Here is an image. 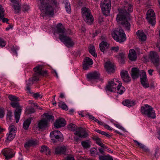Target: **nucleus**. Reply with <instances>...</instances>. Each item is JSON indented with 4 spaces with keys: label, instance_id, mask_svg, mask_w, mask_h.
<instances>
[{
    "label": "nucleus",
    "instance_id": "603ef678",
    "mask_svg": "<svg viewBox=\"0 0 160 160\" xmlns=\"http://www.w3.org/2000/svg\"><path fill=\"white\" fill-rule=\"evenodd\" d=\"M118 57L119 59L121 60V61H123V59L125 57L124 53H120L118 55Z\"/></svg>",
    "mask_w": 160,
    "mask_h": 160
},
{
    "label": "nucleus",
    "instance_id": "e2e57ef3",
    "mask_svg": "<svg viewBox=\"0 0 160 160\" xmlns=\"http://www.w3.org/2000/svg\"><path fill=\"white\" fill-rule=\"evenodd\" d=\"M29 111L30 113L34 112L35 111L34 108L32 107L29 108Z\"/></svg>",
    "mask_w": 160,
    "mask_h": 160
},
{
    "label": "nucleus",
    "instance_id": "ea45409f",
    "mask_svg": "<svg viewBox=\"0 0 160 160\" xmlns=\"http://www.w3.org/2000/svg\"><path fill=\"white\" fill-rule=\"evenodd\" d=\"M99 158L100 160H113L112 157L109 155L100 156Z\"/></svg>",
    "mask_w": 160,
    "mask_h": 160
},
{
    "label": "nucleus",
    "instance_id": "338daca9",
    "mask_svg": "<svg viewBox=\"0 0 160 160\" xmlns=\"http://www.w3.org/2000/svg\"><path fill=\"white\" fill-rule=\"evenodd\" d=\"M153 71L152 69H150L148 70V72L150 75H152V73Z\"/></svg>",
    "mask_w": 160,
    "mask_h": 160
},
{
    "label": "nucleus",
    "instance_id": "4d7b16f0",
    "mask_svg": "<svg viewBox=\"0 0 160 160\" xmlns=\"http://www.w3.org/2000/svg\"><path fill=\"white\" fill-rule=\"evenodd\" d=\"M4 115V111L2 109H0V118H2Z\"/></svg>",
    "mask_w": 160,
    "mask_h": 160
},
{
    "label": "nucleus",
    "instance_id": "5701e85b",
    "mask_svg": "<svg viewBox=\"0 0 160 160\" xmlns=\"http://www.w3.org/2000/svg\"><path fill=\"white\" fill-rule=\"evenodd\" d=\"M104 67L108 72H113L114 71V65L110 62H106L105 63Z\"/></svg>",
    "mask_w": 160,
    "mask_h": 160
},
{
    "label": "nucleus",
    "instance_id": "aec40b11",
    "mask_svg": "<svg viewBox=\"0 0 160 160\" xmlns=\"http://www.w3.org/2000/svg\"><path fill=\"white\" fill-rule=\"evenodd\" d=\"M42 66L38 65L33 68L35 73L42 76H45L47 75V72L46 71H43Z\"/></svg>",
    "mask_w": 160,
    "mask_h": 160
},
{
    "label": "nucleus",
    "instance_id": "dca6fc26",
    "mask_svg": "<svg viewBox=\"0 0 160 160\" xmlns=\"http://www.w3.org/2000/svg\"><path fill=\"white\" fill-rule=\"evenodd\" d=\"M40 75V74H38L35 73L32 78H30L29 79L28 82L26 86V90L27 91L28 93H32L30 92V85L33 84V81H36L39 80V76Z\"/></svg>",
    "mask_w": 160,
    "mask_h": 160
},
{
    "label": "nucleus",
    "instance_id": "20e7f679",
    "mask_svg": "<svg viewBox=\"0 0 160 160\" xmlns=\"http://www.w3.org/2000/svg\"><path fill=\"white\" fill-rule=\"evenodd\" d=\"M122 83L117 78H114L109 81L106 89L112 92H117L120 95L122 94L125 91V89L122 86Z\"/></svg>",
    "mask_w": 160,
    "mask_h": 160
},
{
    "label": "nucleus",
    "instance_id": "473e14b6",
    "mask_svg": "<svg viewBox=\"0 0 160 160\" xmlns=\"http://www.w3.org/2000/svg\"><path fill=\"white\" fill-rule=\"evenodd\" d=\"M63 3L64 4L65 8L67 12L68 13H71V10L70 4L68 0H64Z\"/></svg>",
    "mask_w": 160,
    "mask_h": 160
},
{
    "label": "nucleus",
    "instance_id": "c756f323",
    "mask_svg": "<svg viewBox=\"0 0 160 160\" xmlns=\"http://www.w3.org/2000/svg\"><path fill=\"white\" fill-rule=\"evenodd\" d=\"M122 104L125 106L128 107L133 106L135 104V102L133 101H131L129 100H126L122 102Z\"/></svg>",
    "mask_w": 160,
    "mask_h": 160
},
{
    "label": "nucleus",
    "instance_id": "e433bc0d",
    "mask_svg": "<svg viewBox=\"0 0 160 160\" xmlns=\"http://www.w3.org/2000/svg\"><path fill=\"white\" fill-rule=\"evenodd\" d=\"M82 145L84 149L89 148L91 147V142L89 140H86L81 142Z\"/></svg>",
    "mask_w": 160,
    "mask_h": 160
},
{
    "label": "nucleus",
    "instance_id": "c9c22d12",
    "mask_svg": "<svg viewBox=\"0 0 160 160\" xmlns=\"http://www.w3.org/2000/svg\"><path fill=\"white\" fill-rule=\"evenodd\" d=\"M89 50V52L94 57H97V54L95 51V48L94 46L92 45H90Z\"/></svg>",
    "mask_w": 160,
    "mask_h": 160
},
{
    "label": "nucleus",
    "instance_id": "7c9ffc66",
    "mask_svg": "<svg viewBox=\"0 0 160 160\" xmlns=\"http://www.w3.org/2000/svg\"><path fill=\"white\" fill-rule=\"evenodd\" d=\"M109 46V44L107 42L105 41H102L99 44L100 50L103 52H104L105 50Z\"/></svg>",
    "mask_w": 160,
    "mask_h": 160
},
{
    "label": "nucleus",
    "instance_id": "393cba45",
    "mask_svg": "<svg viewBox=\"0 0 160 160\" xmlns=\"http://www.w3.org/2000/svg\"><path fill=\"white\" fill-rule=\"evenodd\" d=\"M128 57L129 59L132 61H135L136 60L137 55L134 49H131L129 50Z\"/></svg>",
    "mask_w": 160,
    "mask_h": 160
},
{
    "label": "nucleus",
    "instance_id": "69168bd1",
    "mask_svg": "<svg viewBox=\"0 0 160 160\" xmlns=\"http://www.w3.org/2000/svg\"><path fill=\"white\" fill-rule=\"evenodd\" d=\"M11 114L12 113L11 112H8L7 114V118H8L9 119H10L11 118L12 116Z\"/></svg>",
    "mask_w": 160,
    "mask_h": 160
},
{
    "label": "nucleus",
    "instance_id": "4468645a",
    "mask_svg": "<svg viewBox=\"0 0 160 160\" xmlns=\"http://www.w3.org/2000/svg\"><path fill=\"white\" fill-rule=\"evenodd\" d=\"M100 74L98 71H95L88 73L87 75V78L88 81H92L99 78Z\"/></svg>",
    "mask_w": 160,
    "mask_h": 160
},
{
    "label": "nucleus",
    "instance_id": "13d9d810",
    "mask_svg": "<svg viewBox=\"0 0 160 160\" xmlns=\"http://www.w3.org/2000/svg\"><path fill=\"white\" fill-rule=\"evenodd\" d=\"M66 160H75L74 159L73 157L72 156L69 155L68 156L66 159Z\"/></svg>",
    "mask_w": 160,
    "mask_h": 160
},
{
    "label": "nucleus",
    "instance_id": "39448f33",
    "mask_svg": "<svg viewBox=\"0 0 160 160\" xmlns=\"http://www.w3.org/2000/svg\"><path fill=\"white\" fill-rule=\"evenodd\" d=\"M113 39L120 43L123 42L126 39V35L123 30L117 28L113 30L111 33Z\"/></svg>",
    "mask_w": 160,
    "mask_h": 160
},
{
    "label": "nucleus",
    "instance_id": "5fc2aeb1",
    "mask_svg": "<svg viewBox=\"0 0 160 160\" xmlns=\"http://www.w3.org/2000/svg\"><path fill=\"white\" fill-rule=\"evenodd\" d=\"M6 44V42L3 39L0 38V47H4Z\"/></svg>",
    "mask_w": 160,
    "mask_h": 160
},
{
    "label": "nucleus",
    "instance_id": "c03bdc74",
    "mask_svg": "<svg viewBox=\"0 0 160 160\" xmlns=\"http://www.w3.org/2000/svg\"><path fill=\"white\" fill-rule=\"evenodd\" d=\"M58 106L62 108V109L65 110H68V107L65 104V103L62 101H60L58 102Z\"/></svg>",
    "mask_w": 160,
    "mask_h": 160
},
{
    "label": "nucleus",
    "instance_id": "6e6552de",
    "mask_svg": "<svg viewBox=\"0 0 160 160\" xmlns=\"http://www.w3.org/2000/svg\"><path fill=\"white\" fill-rule=\"evenodd\" d=\"M101 8L103 14L106 16L108 15L110 10V0H104L102 1L101 3Z\"/></svg>",
    "mask_w": 160,
    "mask_h": 160
},
{
    "label": "nucleus",
    "instance_id": "9d476101",
    "mask_svg": "<svg viewBox=\"0 0 160 160\" xmlns=\"http://www.w3.org/2000/svg\"><path fill=\"white\" fill-rule=\"evenodd\" d=\"M50 137L54 142L57 141H62L63 140L62 134L60 132L58 131H54L51 132Z\"/></svg>",
    "mask_w": 160,
    "mask_h": 160
},
{
    "label": "nucleus",
    "instance_id": "f704fd0d",
    "mask_svg": "<svg viewBox=\"0 0 160 160\" xmlns=\"http://www.w3.org/2000/svg\"><path fill=\"white\" fill-rule=\"evenodd\" d=\"M15 135V133H7V137L6 138L5 141L8 142L12 141L14 138Z\"/></svg>",
    "mask_w": 160,
    "mask_h": 160
},
{
    "label": "nucleus",
    "instance_id": "774afa93",
    "mask_svg": "<svg viewBox=\"0 0 160 160\" xmlns=\"http://www.w3.org/2000/svg\"><path fill=\"white\" fill-rule=\"evenodd\" d=\"M98 150L101 153L103 154L104 152V150L102 148H99Z\"/></svg>",
    "mask_w": 160,
    "mask_h": 160
},
{
    "label": "nucleus",
    "instance_id": "423d86ee",
    "mask_svg": "<svg viewBox=\"0 0 160 160\" xmlns=\"http://www.w3.org/2000/svg\"><path fill=\"white\" fill-rule=\"evenodd\" d=\"M82 17L85 21L88 24H91L93 21V18L90 10L85 7L82 8Z\"/></svg>",
    "mask_w": 160,
    "mask_h": 160
},
{
    "label": "nucleus",
    "instance_id": "c85d7f7f",
    "mask_svg": "<svg viewBox=\"0 0 160 160\" xmlns=\"http://www.w3.org/2000/svg\"><path fill=\"white\" fill-rule=\"evenodd\" d=\"M4 9L3 8L2 5H0V19H2L3 22L8 23V19L7 18H3L4 15Z\"/></svg>",
    "mask_w": 160,
    "mask_h": 160
},
{
    "label": "nucleus",
    "instance_id": "a19ab883",
    "mask_svg": "<svg viewBox=\"0 0 160 160\" xmlns=\"http://www.w3.org/2000/svg\"><path fill=\"white\" fill-rule=\"evenodd\" d=\"M31 122V120L29 119H27L24 121L23 124V128L24 129L27 130L28 129Z\"/></svg>",
    "mask_w": 160,
    "mask_h": 160
},
{
    "label": "nucleus",
    "instance_id": "f03ea898",
    "mask_svg": "<svg viewBox=\"0 0 160 160\" xmlns=\"http://www.w3.org/2000/svg\"><path fill=\"white\" fill-rule=\"evenodd\" d=\"M38 6L41 12V15L44 17L53 15L54 11L59 7L56 0H39Z\"/></svg>",
    "mask_w": 160,
    "mask_h": 160
},
{
    "label": "nucleus",
    "instance_id": "de8ad7c7",
    "mask_svg": "<svg viewBox=\"0 0 160 160\" xmlns=\"http://www.w3.org/2000/svg\"><path fill=\"white\" fill-rule=\"evenodd\" d=\"M68 129L71 131H75L77 127L75 124L72 123H70L68 126Z\"/></svg>",
    "mask_w": 160,
    "mask_h": 160
},
{
    "label": "nucleus",
    "instance_id": "72a5a7b5",
    "mask_svg": "<svg viewBox=\"0 0 160 160\" xmlns=\"http://www.w3.org/2000/svg\"><path fill=\"white\" fill-rule=\"evenodd\" d=\"M41 152L44 153L46 155H49L50 153V151L48 148L46 146H42L41 148Z\"/></svg>",
    "mask_w": 160,
    "mask_h": 160
},
{
    "label": "nucleus",
    "instance_id": "a878e982",
    "mask_svg": "<svg viewBox=\"0 0 160 160\" xmlns=\"http://www.w3.org/2000/svg\"><path fill=\"white\" fill-rule=\"evenodd\" d=\"M140 72L138 69L136 68H133L132 69V73L131 76L132 78L133 79H135L138 78L139 75H140V72Z\"/></svg>",
    "mask_w": 160,
    "mask_h": 160
},
{
    "label": "nucleus",
    "instance_id": "4c0bfd02",
    "mask_svg": "<svg viewBox=\"0 0 160 160\" xmlns=\"http://www.w3.org/2000/svg\"><path fill=\"white\" fill-rule=\"evenodd\" d=\"M133 141L134 142L136 143L137 145L140 148H142L143 150L145 151H147L148 150V148L142 143L138 142L136 140H133Z\"/></svg>",
    "mask_w": 160,
    "mask_h": 160
},
{
    "label": "nucleus",
    "instance_id": "4be33fe9",
    "mask_svg": "<svg viewBox=\"0 0 160 160\" xmlns=\"http://www.w3.org/2000/svg\"><path fill=\"white\" fill-rule=\"evenodd\" d=\"M122 78L125 82H129L131 81V78L129 77L128 72L126 71H122L121 73Z\"/></svg>",
    "mask_w": 160,
    "mask_h": 160
},
{
    "label": "nucleus",
    "instance_id": "9b49d317",
    "mask_svg": "<svg viewBox=\"0 0 160 160\" xmlns=\"http://www.w3.org/2000/svg\"><path fill=\"white\" fill-rule=\"evenodd\" d=\"M11 106L14 108H17L15 110L14 114L16 119V121L17 123H18L19 121L20 116L21 113V109L19 108V104L18 102H12L10 103Z\"/></svg>",
    "mask_w": 160,
    "mask_h": 160
},
{
    "label": "nucleus",
    "instance_id": "f3484780",
    "mask_svg": "<svg viewBox=\"0 0 160 160\" xmlns=\"http://www.w3.org/2000/svg\"><path fill=\"white\" fill-rule=\"evenodd\" d=\"M2 152L7 159L12 158L14 156V153H13L12 150L9 148L3 149L2 150Z\"/></svg>",
    "mask_w": 160,
    "mask_h": 160
},
{
    "label": "nucleus",
    "instance_id": "8fccbe9b",
    "mask_svg": "<svg viewBox=\"0 0 160 160\" xmlns=\"http://www.w3.org/2000/svg\"><path fill=\"white\" fill-rule=\"evenodd\" d=\"M19 49V48L17 46H15V47L13 46L11 48V50L12 52L17 56V51Z\"/></svg>",
    "mask_w": 160,
    "mask_h": 160
},
{
    "label": "nucleus",
    "instance_id": "2eb2a0df",
    "mask_svg": "<svg viewBox=\"0 0 160 160\" xmlns=\"http://www.w3.org/2000/svg\"><path fill=\"white\" fill-rule=\"evenodd\" d=\"M150 56L152 61L154 65L158 66L160 64V60L157 53L154 52H151Z\"/></svg>",
    "mask_w": 160,
    "mask_h": 160
},
{
    "label": "nucleus",
    "instance_id": "37998d69",
    "mask_svg": "<svg viewBox=\"0 0 160 160\" xmlns=\"http://www.w3.org/2000/svg\"><path fill=\"white\" fill-rule=\"evenodd\" d=\"M88 117L89 118L92 120H93L96 122L98 123L100 125H102L103 122L99 121L97 118H95L92 115L90 114H88Z\"/></svg>",
    "mask_w": 160,
    "mask_h": 160
},
{
    "label": "nucleus",
    "instance_id": "bb28decb",
    "mask_svg": "<svg viewBox=\"0 0 160 160\" xmlns=\"http://www.w3.org/2000/svg\"><path fill=\"white\" fill-rule=\"evenodd\" d=\"M137 34L138 38L141 41H144L146 40V36L142 30L138 31L137 32Z\"/></svg>",
    "mask_w": 160,
    "mask_h": 160
},
{
    "label": "nucleus",
    "instance_id": "49530a36",
    "mask_svg": "<svg viewBox=\"0 0 160 160\" xmlns=\"http://www.w3.org/2000/svg\"><path fill=\"white\" fill-rule=\"evenodd\" d=\"M90 152L92 156H95L98 154L97 150L94 148H92L90 150Z\"/></svg>",
    "mask_w": 160,
    "mask_h": 160
},
{
    "label": "nucleus",
    "instance_id": "0e129e2a",
    "mask_svg": "<svg viewBox=\"0 0 160 160\" xmlns=\"http://www.w3.org/2000/svg\"><path fill=\"white\" fill-rule=\"evenodd\" d=\"M19 155L18 160H23V157L21 152L19 153Z\"/></svg>",
    "mask_w": 160,
    "mask_h": 160
},
{
    "label": "nucleus",
    "instance_id": "bf43d9fd",
    "mask_svg": "<svg viewBox=\"0 0 160 160\" xmlns=\"http://www.w3.org/2000/svg\"><path fill=\"white\" fill-rule=\"evenodd\" d=\"M111 49L115 52H117L119 50V48L118 46L113 47Z\"/></svg>",
    "mask_w": 160,
    "mask_h": 160
},
{
    "label": "nucleus",
    "instance_id": "7ed1b4c3",
    "mask_svg": "<svg viewBox=\"0 0 160 160\" xmlns=\"http://www.w3.org/2000/svg\"><path fill=\"white\" fill-rule=\"evenodd\" d=\"M55 33H57L59 35V39L68 48L72 47L74 43L72 39L66 35L65 29L61 23H58L56 27Z\"/></svg>",
    "mask_w": 160,
    "mask_h": 160
},
{
    "label": "nucleus",
    "instance_id": "09e8293b",
    "mask_svg": "<svg viewBox=\"0 0 160 160\" xmlns=\"http://www.w3.org/2000/svg\"><path fill=\"white\" fill-rule=\"evenodd\" d=\"M9 99L11 101L14 102H17L19 101L18 98L16 96L12 95H9L8 96Z\"/></svg>",
    "mask_w": 160,
    "mask_h": 160
},
{
    "label": "nucleus",
    "instance_id": "6e6d98bb",
    "mask_svg": "<svg viewBox=\"0 0 160 160\" xmlns=\"http://www.w3.org/2000/svg\"><path fill=\"white\" fill-rule=\"evenodd\" d=\"M103 125L104 127V128L108 129V130H112V128L106 124L103 123V125Z\"/></svg>",
    "mask_w": 160,
    "mask_h": 160
},
{
    "label": "nucleus",
    "instance_id": "0eeeda50",
    "mask_svg": "<svg viewBox=\"0 0 160 160\" xmlns=\"http://www.w3.org/2000/svg\"><path fill=\"white\" fill-rule=\"evenodd\" d=\"M141 112L143 114L147 115L148 117L155 118V112L153 108L148 104H146L141 108Z\"/></svg>",
    "mask_w": 160,
    "mask_h": 160
},
{
    "label": "nucleus",
    "instance_id": "052dcab7",
    "mask_svg": "<svg viewBox=\"0 0 160 160\" xmlns=\"http://www.w3.org/2000/svg\"><path fill=\"white\" fill-rule=\"evenodd\" d=\"M114 125L118 128L121 129H123V128L119 124H114Z\"/></svg>",
    "mask_w": 160,
    "mask_h": 160
},
{
    "label": "nucleus",
    "instance_id": "2f4dec72",
    "mask_svg": "<svg viewBox=\"0 0 160 160\" xmlns=\"http://www.w3.org/2000/svg\"><path fill=\"white\" fill-rule=\"evenodd\" d=\"M66 149L65 147L58 146L55 148V152L56 154H59L65 152Z\"/></svg>",
    "mask_w": 160,
    "mask_h": 160
},
{
    "label": "nucleus",
    "instance_id": "412c9836",
    "mask_svg": "<svg viewBox=\"0 0 160 160\" xmlns=\"http://www.w3.org/2000/svg\"><path fill=\"white\" fill-rule=\"evenodd\" d=\"M66 123V121L64 118H59L56 121L54 126L56 128H58L65 126Z\"/></svg>",
    "mask_w": 160,
    "mask_h": 160
},
{
    "label": "nucleus",
    "instance_id": "58836bf2",
    "mask_svg": "<svg viewBox=\"0 0 160 160\" xmlns=\"http://www.w3.org/2000/svg\"><path fill=\"white\" fill-rule=\"evenodd\" d=\"M43 115L45 117L43 119L46 120V121H47L48 123L49 121H53L54 119L53 116L48 113H45Z\"/></svg>",
    "mask_w": 160,
    "mask_h": 160
},
{
    "label": "nucleus",
    "instance_id": "a211bd4d",
    "mask_svg": "<svg viewBox=\"0 0 160 160\" xmlns=\"http://www.w3.org/2000/svg\"><path fill=\"white\" fill-rule=\"evenodd\" d=\"M11 3V5L13 7L15 13H18L21 10V7L19 3V0H10Z\"/></svg>",
    "mask_w": 160,
    "mask_h": 160
},
{
    "label": "nucleus",
    "instance_id": "b1692460",
    "mask_svg": "<svg viewBox=\"0 0 160 160\" xmlns=\"http://www.w3.org/2000/svg\"><path fill=\"white\" fill-rule=\"evenodd\" d=\"M48 126V123L45 119H43L38 122V127L39 129L45 128Z\"/></svg>",
    "mask_w": 160,
    "mask_h": 160
},
{
    "label": "nucleus",
    "instance_id": "680f3d73",
    "mask_svg": "<svg viewBox=\"0 0 160 160\" xmlns=\"http://www.w3.org/2000/svg\"><path fill=\"white\" fill-rule=\"evenodd\" d=\"M96 132L102 135H104L105 134V132L99 130H97L96 131Z\"/></svg>",
    "mask_w": 160,
    "mask_h": 160
},
{
    "label": "nucleus",
    "instance_id": "cd10ccee",
    "mask_svg": "<svg viewBox=\"0 0 160 160\" xmlns=\"http://www.w3.org/2000/svg\"><path fill=\"white\" fill-rule=\"evenodd\" d=\"M38 144V142L36 140L31 139L28 141L24 144L26 148H28L30 147L35 146Z\"/></svg>",
    "mask_w": 160,
    "mask_h": 160
},
{
    "label": "nucleus",
    "instance_id": "f257e3e1",
    "mask_svg": "<svg viewBox=\"0 0 160 160\" xmlns=\"http://www.w3.org/2000/svg\"><path fill=\"white\" fill-rule=\"evenodd\" d=\"M119 14L117 15L116 20L117 22L121 23L125 30L128 31L130 30V24L129 12L133 11L132 5L127 1L124 2L122 7L118 9Z\"/></svg>",
    "mask_w": 160,
    "mask_h": 160
},
{
    "label": "nucleus",
    "instance_id": "a18cd8bd",
    "mask_svg": "<svg viewBox=\"0 0 160 160\" xmlns=\"http://www.w3.org/2000/svg\"><path fill=\"white\" fill-rule=\"evenodd\" d=\"M9 133H14L16 134V128L13 125H10L8 128Z\"/></svg>",
    "mask_w": 160,
    "mask_h": 160
},
{
    "label": "nucleus",
    "instance_id": "ddd939ff",
    "mask_svg": "<svg viewBox=\"0 0 160 160\" xmlns=\"http://www.w3.org/2000/svg\"><path fill=\"white\" fill-rule=\"evenodd\" d=\"M140 80L142 85L145 88L149 87V85L148 82L146 73L143 70H141L140 72Z\"/></svg>",
    "mask_w": 160,
    "mask_h": 160
},
{
    "label": "nucleus",
    "instance_id": "3c124183",
    "mask_svg": "<svg viewBox=\"0 0 160 160\" xmlns=\"http://www.w3.org/2000/svg\"><path fill=\"white\" fill-rule=\"evenodd\" d=\"M33 97V98L36 99H37L38 98H42V96L38 93H32Z\"/></svg>",
    "mask_w": 160,
    "mask_h": 160
},
{
    "label": "nucleus",
    "instance_id": "864d4df0",
    "mask_svg": "<svg viewBox=\"0 0 160 160\" xmlns=\"http://www.w3.org/2000/svg\"><path fill=\"white\" fill-rule=\"evenodd\" d=\"M29 9V6L27 4H24L22 8V9L23 11H27Z\"/></svg>",
    "mask_w": 160,
    "mask_h": 160
},
{
    "label": "nucleus",
    "instance_id": "6ab92c4d",
    "mask_svg": "<svg viewBox=\"0 0 160 160\" xmlns=\"http://www.w3.org/2000/svg\"><path fill=\"white\" fill-rule=\"evenodd\" d=\"M93 64L92 60L88 57H86L84 59L83 64V69L87 70L90 66Z\"/></svg>",
    "mask_w": 160,
    "mask_h": 160
},
{
    "label": "nucleus",
    "instance_id": "79ce46f5",
    "mask_svg": "<svg viewBox=\"0 0 160 160\" xmlns=\"http://www.w3.org/2000/svg\"><path fill=\"white\" fill-rule=\"evenodd\" d=\"M94 139L96 141V143L99 146L104 148H106V147L105 145L102 143L100 138L98 137H95L94 138Z\"/></svg>",
    "mask_w": 160,
    "mask_h": 160
},
{
    "label": "nucleus",
    "instance_id": "f8f14e48",
    "mask_svg": "<svg viewBox=\"0 0 160 160\" xmlns=\"http://www.w3.org/2000/svg\"><path fill=\"white\" fill-rule=\"evenodd\" d=\"M155 14L154 11L150 9L148 10L146 18L148 22L152 25H154L155 23Z\"/></svg>",
    "mask_w": 160,
    "mask_h": 160
},
{
    "label": "nucleus",
    "instance_id": "1a4fd4ad",
    "mask_svg": "<svg viewBox=\"0 0 160 160\" xmlns=\"http://www.w3.org/2000/svg\"><path fill=\"white\" fill-rule=\"evenodd\" d=\"M74 134L76 136L74 137V138L76 141H77L79 139L77 136L80 138H85L88 136V131L86 129L81 128H79L74 132Z\"/></svg>",
    "mask_w": 160,
    "mask_h": 160
}]
</instances>
